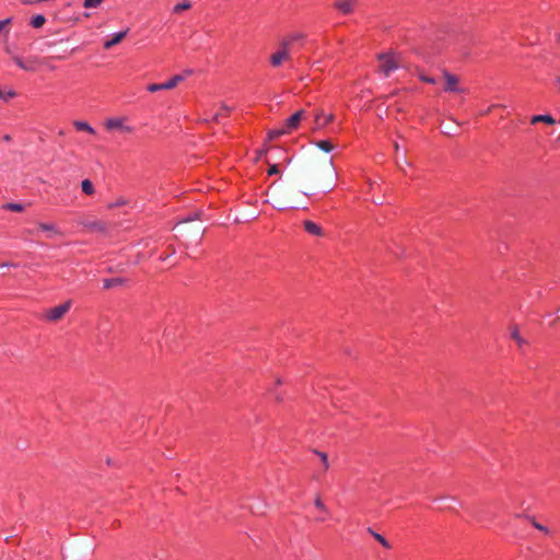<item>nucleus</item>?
Returning a JSON list of instances; mask_svg holds the SVG:
<instances>
[{"instance_id": "nucleus-48", "label": "nucleus", "mask_w": 560, "mask_h": 560, "mask_svg": "<svg viewBox=\"0 0 560 560\" xmlns=\"http://www.w3.org/2000/svg\"><path fill=\"white\" fill-rule=\"evenodd\" d=\"M23 2H24L25 4H32V3H33V1H31V0H24Z\"/></svg>"}, {"instance_id": "nucleus-42", "label": "nucleus", "mask_w": 560, "mask_h": 560, "mask_svg": "<svg viewBox=\"0 0 560 560\" xmlns=\"http://www.w3.org/2000/svg\"><path fill=\"white\" fill-rule=\"evenodd\" d=\"M5 51H7V54H9L11 57H12V56H15V55L12 52V48H10V47H5Z\"/></svg>"}, {"instance_id": "nucleus-37", "label": "nucleus", "mask_w": 560, "mask_h": 560, "mask_svg": "<svg viewBox=\"0 0 560 560\" xmlns=\"http://www.w3.org/2000/svg\"><path fill=\"white\" fill-rule=\"evenodd\" d=\"M11 20L10 19H7V20H3L0 22V33L3 31V28L5 26H8L10 24Z\"/></svg>"}, {"instance_id": "nucleus-21", "label": "nucleus", "mask_w": 560, "mask_h": 560, "mask_svg": "<svg viewBox=\"0 0 560 560\" xmlns=\"http://www.w3.org/2000/svg\"><path fill=\"white\" fill-rule=\"evenodd\" d=\"M38 228L42 231H46L55 235H61V232L54 224L39 223Z\"/></svg>"}, {"instance_id": "nucleus-36", "label": "nucleus", "mask_w": 560, "mask_h": 560, "mask_svg": "<svg viewBox=\"0 0 560 560\" xmlns=\"http://www.w3.org/2000/svg\"><path fill=\"white\" fill-rule=\"evenodd\" d=\"M278 173H279L278 165L277 164L270 165V167L268 170V175H276Z\"/></svg>"}, {"instance_id": "nucleus-5", "label": "nucleus", "mask_w": 560, "mask_h": 560, "mask_svg": "<svg viewBox=\"0 0 560 560\" xmlns=\"http://www.w3.org/2000/svg\"><path fill=\"white\" fill-rule=\"evenodd\" d=\"M281 49L270 57V62L273 67H279L282 61L290 58V40L283 39L280 44Z\"/></svg>"}, {"instance_id": "nucleus-33", "label": "nucleus", "mask_w": 560, "mask_h": 560, "mask_svg": "<svg viewBox=\"0 0 560 560\" xmlns=\"http://www.w3.org/2000/svg\"><path fill=\"white\" fill-rule=\"evenodd\" d=\"M314 504L317 509H319L320 511L325 512V513H328V510L326 508V505L323 503V501L320 500L319 497H317L314 501Z\"/></svg>"}, {"instance_id": "nucleus-28", "label": "nucleus", "mask_w": 560, "mask_h": 560, "mask_svg": "<svg viewBox=\"0 0 560 560\" xmlns=\"http://www.w3.org/2000/svg\"><path fill=\"white\" fill-rule=\"evenodd\" d=\"M104 0H84L83 5L86 9L97 8Z\"/></svg>"}, {"instance_id": "nucleus-38", "label": "nucleus", "mask_w": 560, "mask_h": 560, "mask_svg": "<svg viewBox=\"0 0 560 560\" xmlns=\"http://www.w3.org/2000/svg\"><path fill=\"white\" fill-rule=\"evenodd\" d=\"M452 131H453V127L452 126H445V128L443 129V132L445 135H452Z\"/></svg>"}, {"instance_id": "nucleus-40", "label": "nucleus", "mask_w": 560, "mask_h": 560, "mask_svg": "<svg viewBox=\"0 0 560 560\" xmlns=\"http://www.w3.org/2000/svg\"><path fill=\"white\" fill-rule=\"evenodd\" d=\"M221 116H222L221 113H217V114L213 115L212 120L215 121V122H219Z\"/></svg>"}, {"instance_id": "nucleus-2", "label": "nucleus", "mask_w": 560, "mask_h": 560, "mask_svg": "<svg viewBox=\"0 0 560 560\" xmlns=\"http://www.w3.org/2000/svg\"><path fill=\"white\" fill-rule=\"evenodd\" d=\"M377 58L380 61V71L386 77H388L394 70L401 67L400 56L395 55L394 52L380 54Z\"/></svg>"}, {"instance_id": "nucleus-44", "label": "nucleus", "mask_w": 560, "mask_h": 560, "mask_svg": "<svg viewBox=\"0 0 560 560\" xmlns=\"http://www.w3.org/2000/svg\"><path fill=\"white\" fill-rule=\"evenodd\" d=\"M395 152L398 153L399 151V144L397 142L394 143Z\"/></svg>"}, {"instance_id": "nucleus-22", "label": "nucleus", "mask_w": 560, "mask_h": 560, "mask_svg": "<svg viewBox=\"0 0 560 560\" xmlns=\"http://www.w3.org/2000/svg\"><path fill=\"white\" fill-rule=\"evenodd\" d=\"M125 282L122 278H112V279H105L104 280V288L110 289L116 285H120Z\"/></svg>"}, {"instance_id": "nucleus-41", "label": "nucleus", "mask_w": 560, "mask_h": 560, "mask_svg": "<svg viewBox=\"0 0 560 560\" xmlns=\"http://www.w3.org/2000/svg\"><path fill=\"white\" fill-rule=\"evenodd\" d=\"M495 107H502V105H492V106H490L489 108H487V110H486L483 114H485V115H486V114H489V113H490L493 108H495Z\"/></svg>"}, {"instance_id": "nucleus-45", "label": "nucleus", "mask_w": 560, "mask_h": 560, "mask_svg": "<svg viewBox=\"0 0 560 560\" xmlns=\"http://www.w3.org/2000/svg\"><path fill=\"white\" fill-rule=\"evenodd\" d=\"M316 520L318 522H324L325 521V514H322V516L317 517Z\"/></svg>"}, {"instance_id": "nucleus-27", "label": "nucleus", "mask_w": 560, "mask_h": 560, "mask_svg": "<svg viewBox=\"0 0 560 560\" xmlns=\"http://www.w3.org/2000/svg\"><path fill=\"white\" fill-rule=\"evenodd\" d=\"M314 453L320 458L324 469L327 470L329 468L328 456L326 453L315 450Z\"/></svg>"}, {"instance_id": "nucleus-11", "label": "nucleus", "mask_w": 560, "mask_h": 560, "mask_svg": "<svg viewBox=\"0 0 560 560\" xmlns=\"http://www.w3.org/2000/svg\"><path fill=\"white\" fill-rule=\"evenodd\" d=\"M303 116H304V112L298 110L291 117H289L285 120L284 126H283L285 128V131H288V133H290L293 130H295L299 127Z\"/></svg>"}, {"instance_id": "nucleus-24", "label": "nucleus", "mask_w": 560, "mask_h": 560, "mask_svg": "<svg viewBox=\"0 0 560 560\" xmlns=\"http://www.w3.org/2000/svg\"><path fill=\"white\" fill-rule=\"evenodd\" d=\"M288 133V131H285V128L282 127V128H279V129H273V130H270L268 132V139L269 140H275L283 135Z\"/></svg>"}, {"instance_id": "nucleus-20", "label": "nucleus", "mask_w": 560, "mask_h": 560, "mask_svg": "<svg viewBox=\"0 0 560 560\" xmlns=\"http://www.w3.org/2000/svg\"><path fill=\"white\" fill-rule=\"evenodd\" d=\"M368 532L385 548L389 549V542L378 533L374 532L372 528H368Z\"/></svg>"}, {"instance_id": "nucleus-16", "label": "nucleus", "mask_w": 560, "mask_h": 560, "mask_svg": "<svg viewBox=\"0 0 560 560\" xmlns=\"http://www.w3.org/2000/svg\"><path fill=\"white\" fill-rule=\"evenodd\" d=\"M332 120H334L332 114L324 116L323 112L317 113L316 117H315L317 128H322V127L326 126L327 124L331 122Z\"/></svg>"}, {"instance_id": "nucleus-29", "label": "nucleus", "mask_w": 560, "mask_h": 560, "mask_svg": "<svg viewBox=\"0 0 560 560\" xmlns=\"http://www.w3.org/2000/svg\"><path fill=\"white\" fill-rule=\"evenodd\" d=\"M191 7V3L189 1H185L182 3H178L174 7V12L179 13L183 10H188Z\"/></svg>"}, {"instance_id": "nucleus-26", "label": "nucleus", "mask_w": 560, "mask_h": 560, "mask_svg": "<svg viewBox=\"0 0 560 560\" xmlns=\"http://www.w3.org/2000/svg\"><path fill=\"white\" fill-rule=\"evenodd\" d=\"M3 209L14 211V212H22L24 210V206L22 203L10 202V203H5L3 206Z\"/></svg>"}, {"instance_id": "nucleus-8", "label": "nucleus", "mask_w": 560, "mask_h": 560, "mask_svg": "<svg viewBox=\"0 0 560 560\" xmlns=\"http://www.w3.org/2000/svg\"><path fill=\"white\" fill-rule=\"evenodd\" d=\"M359 5V0H335L332 7L342 15H350Z\"/></svg>"}, {"instance_id": "nucleus-19", "label": "nucleus", "mask_w": 560, "mask_h": 560, "mask_svg": "<svg viewBox=\"0 0 560 560\" xmlns=\"http://www.w3.org/2000/svg\"><path fill=\"white\" fill-rule=\"evenodd\" d=\"M314 144L324 152H330L334 149V144L329 140H319L314 142Z\"/></svg>"}, {"instance_id": "nucleus-7", "label": "nucleus", "mask_w": 560, "mask_h": 560, "mask_svg": "<svg viewBox=\"0 0 560 560\" xmlns=\"http://www.w3.org/2000/svg\"><path fill=\"white\" fill-rule=\"evenodd\" d=\"M183 81H184V77L180 74H176L167 82L149 84L147 86V90L152 93L162 91V90H171V89H174L175 86H177V84H179Z\"/></svg>"}, {"instance_id": "nucleus-4", "label": "nucleus", "mask_w": 560, "mask_h": 560, "mask_svg": "<svg viewBox=\"0 0 560 560\" xmlns=\"http://www.w3.org/2000/svg\"><path fill=\"white\" fill-rule=\"evenodd\" d=\"M71 305L72 302L68 300L56 307L49 308L45 313V318L49 322H58L69 312Z\"/></svg>"}, {"instance_id": "nucleus-46", "label": "nucleus", "mask_w": 560, "mask_h": 560, "mask_svg": "<svg viewBox=\"0 0 560 560\" xmlns=\"http://www.w3.org/2000/svg\"><path fill=\"white\" fill-rule=\"evenodd\" d=\"M316 520L318 522H324L325 521V514H322V516L317 517Z\"/></svg>"}, {"instance_id": "nucleus-10", "label": "nucleus", "mask_w": 560, "mask_h": 560, "mask_svg": "<svg viewBox=\"0 0 560 560\" xmlns=\"http://www.w3.org/2000/svg\"><path fill=\"white\" fill-rule=\"evenodd\" d=\"M443 77L445 79V86L444 90L446 92H456V93H464L465 90L458 86V78L448 71L443 72Z\"/></svg>"}, {"instance_id": "nucleus-23", "label": "nucleus", "mask_w": 560, "mask_h": 560, "mask_svg": "<svg viewBox=\"0 0 560 560\" xmlns=\"http://www.w3.org/2000/svg\"><path fill=\"white\" fill-rule=\"evenodd\" d=\"M82 191L89 196L94 194V186L90 179H84L81 183Z\"/></svg>"}, {"instance_id": "nucleus-12", "label": "nucleus", "mask_w": 560, "mask_h": 560, "mask_svg": "<svg viewBox=\"0 0 560 560\" xmlns=\"http://www.w3.org/2000/svg\"><path fill=\"white\" fill-rule=\"evenodd\" d=\"M105 127L108 130L121 129L122 131H126V132H131L132 131L131 127L124 125V119L122 118H109V119H107L105 121Z\"/></svg>"}, {"instance_id": "nucleus-49", "label": "nucleus", "mask_w": 560, "mask_h": 560, "mask_svg": "<svg viewBox=\"0 0 560 560\" xmlns=\"http://www.w3.org/2000/svg\"><path fill=\"white\" fill-rule=\"evenodd\" d=\"M8 96H14V93L13 92L8 93Z\"/></svg>"}, {"instance_id": "nucleus-17", "label": "nucleus", "mask_w": 560, "mask_h": 560, "mask_svg": "<svg viewBox=\"0 0 560 560\" xmlns=\"http://www.w3.org/2000/svg\"><path fill=\"white\" fill-rule=\"evenodd\" d=\"M545 122L548 125H553L556 122L555 118L550 115H536L532 117V124Z\"/></svg>"}, {"instance_id": "nucleus-3", "label": "nucleus", "mask_w": 560, "mask_h": 560, "mask_svg": "<svg viewBox=\"0 0 560 560\" xmlns=\"http://www.w3.org/2000/svg\"><path fill=\"white\" fill-rule=\"evenodd\" d=\"M79 224L91 233L106 234L108 231L107 223L97 219L84 218L79 221Z\"/></svg>"}, {"instance_id": "nucleus-47", "label": "nucleus", "mask_w": 560, "mask_h": 560, "mask_svg": "<svg viewBox=\"0 0 560 560\" xmlns=\"http://www.w3.org/2000/svg\"><path fill=\"white\" fill-rule=\"evenodd\" d=\"M0 266H1V267H8V266H12V267H15V265H13V264H9V262H5V264H1Z\"/></svg>"}, {"instance_id": "nucleus-6", "label": "nucleus", "mask_w": 560, "mask_h": 560, "mask_svg": "<svg viewBox=\"0 0 560 560\" xmlns=\"http://www.w3.org/2000/svg\"><path fill=\"white\" fill-rule=\"evenodd\" d=\"M12 60L19 68L25 71H34L36 65L43 63V60L37 56H31L27 59H23L20 56H12Z\"/></svg>"}, {"instance_id": "nucleus-35", "label": "nucleus", "mask_w": 560, "mask_h": 560, "mask_svg": "<svg viewBox=\"0 0 560 560\" xmlns=\"http://www.w3.org/2000/svg\"><path fill=\"white\" fill-rule=\"evenodd\" d=\"M232 112V108L229 107L226 104H222L220 107V112L222 116H228Z\"/></svg>"}, {"instance_id": "nucleus-1", "label": "nucleus", "mask_w": 560, "mask_h": 560, "mask_svg": "<svg viewBox=\"0 0 560 560\" xmlns=\"http://www.w3.org/2000/svg\"><path fill=\"white\" fill-rule=\"evenodd\" d=\"M312 178L317 188L331 191L336 185L337 173L331 160L324 163L322 168H315Z\"/></svg>"}, {"instance_id": "nucleus-50", "label": "nucleus", "mask_w": 560, "mask_h": 560, "mask_svg": "<svg viewBox=\"0 0 560 560\" xmlns=\"http://www.w3.org/2000/svg\"><path fill=\"white\" fill-rule=\"evenodd\" d=\"M558 312L560 313V307H559ZM558 319H560V317Z\"/></svg>"}, {"instance_id": "nucleus-34", "label": "nucleus", "mask_w": 560, "mask_h": 560, "mask_svg": "<svg viewBox=\"0 0 560 560\" xmlns=\"http://www.w3.org/2000/svg\"><path fill=\"white\" fill-rule=\"evenodd\" d=\"M419 79L422 81V82H425V83H429V84H435L436 81L434 78H431V77H428V75H424V74H420L419 75Z\"/></svg>"}, {"instance_id": "nucleus-43", "label": "nucleus", "mask_w": 560, "mask_h": 560, "mask_svg": "<svg viewBox=\"0 0 560 560\" xmlns=\"http://www.w3.org/2000/svg\"><path fill=\"white\" fill-rule=\"evenodd\" d=\"M397 163H398V164H400V163L407 164V163H408V162H407V158L404 155V156H402V159H401L400 161H399V160L397 161Z\"/></svg>"}, {"instance_id": "nucleus-31", "label": "nucleus", "mask_w": 560, "mask_h": 560, "mask_svg": "<svg viewBox=\"0 0 560 560\" xmlns=\"http://www.w3.org/2000/svg\"><path fill=\"white\" fill-rule=\"evenodd\" d=\"M530 523H532V524H533V526H534L535 528H537L538 530H540V532H542V533H546V534H548V533H549V529H548L546 526L541 525L540 523H538V522H537V521H535L534 518H530Z\"/></svg>"}, {"instance_id": "nucleus-15", "label": "nucleus", "mask_w": 560, "mask_h": 560, "mask_svg": "<svg viewBox=\"0 0 560 560\" xmlns=\"http://www.w3.org/2000/svg\"><path fill=\"white\" fill-rule=\"evenodd\" d=\"M511 338L517 343L520 348L528 345V341L520 335V330L516 325L511 327Z\"/></svg>"}, {"instance_id": "nucleus-14", "label": "nucleus", "mask_w": 560, "mask_h": 560, "mask_svg": "<svg viewBox=\"0 0 560 560\" xmlns=\"http://www.w3.org/2000/svg\"><path fill=\"white\" fill-rule=\"evenodd\" d=\"M128 31H129V28H127V30H125V31H121V32H119V33H116V34L113 36V38H112V39L106 40V42L104 43V48H105V49H109V48H112L113 46H115V45L119 44V43H120V42L126 37V35L128 34Z\"/></svg>"}, {"instance_id": "nucleus-18", "label": "nucleus", "mask_w": 560, "mask_h": 560, "mask_svg": "<svg viewBox=\"0 0 560 560\" xmlns=\"http://www.w3.org/2000/svg\"><path fill=\"white\" fill-rule=\"evenodd\" d=\"M73 126L80 130V131H85L88 133H91V135H94L95 133V130L94 128H92L86 121H82V120H75L73 122Z\"/></svg>"}, {"instance_id": "nucleus-13", "label": "nucleus", "mask_w": 560, "mask_h": 560, "mask_svg": "<svg viewBox=\"0 0 560 560\" xmlns=\"http://www.w3.org/2000/svg\"><path fill=\"white\" fill-rule=\"evenodd\" d=\"M303 226H304V230L311 235H314V236H323L324 235L323 229L317 223H315L313 221H310V220L304 221Z\"/></svg>"}, {"instance_id": "nucleus-39", "label": "nucleus", "mask_w": 560, "mask_h": 560, "mask_svg": "<svg viewBox=\"0 0 560 560\" xmlns=\"http://www.w3.org/2000/svg\"><path fill=\"white\" fill-rule=\"evenodd\" d=\"M276 202L278 203L279 208H284L285 207V202L283 200H281L280 198H277Z\"/></svg>"}, {"instance_id": "nucleus-32", "label": "nucleus", "mask_w": 560, "mask_h": 560, "mask_svg": "<svg viewBox=\"0 0 560 560\" xmlns=\"http://www.w3.org/2000/svg\"><path fill=\"white\" fill-rule=\"evenodd\" d=\"M127 203H128V201H127L125 198H119V199H117L115 202L109 203V205H108V208H109V209H113V208H115V207L125 206V205H127Z\"/></svg>"}, {"instance_id": "nucleus-9", "label": "nucleus", "mask_w": 560, "mask_h": 560, "mask_svg": "<svg viewBox=\"0 0 560 560\" xmlns=\"http://www.w3.org/2000/svg\"><path fill=\"white\" fill-rule=\"evenodd\" d=\"M188 223L189 221H185L183 222V225L179 228L182 236L186 238L191 236L195 237L197 242H200L205 233V229L201 228L200 225L189 226Z\"/></svg>"}, {"instance_id": "nucleus-30", "label": "nucleus", "mask_w": 560, "mask_h": 560, "mask_svg": "<svg viewBox=\"0 0 560 560\" xmlns=\"http://www.w3.org/2000/svg\"><path fill=\"white\" fill-rule=\"evenodd\" d=\"M285 39L290 40L291 46L293 43L304 39V35L302 33H294L289 35Z\"/></svg>"}, {"instance_id": "nucleus-25", "label": "nucleus", "mask_w": 560, "mask_h": 560, "mask_svg": "<svg viewBox=\"0 0 560 560\" xmlns=\"http://www.w3.org/2000/svg\"><path fill=\"white\" fill-rule=\"evenodd\" d=\"M45 22H46V18L42 14H38L32 19L31 24L33 27L39 28L45 24Z\"/></svg>"}]
</instances>
